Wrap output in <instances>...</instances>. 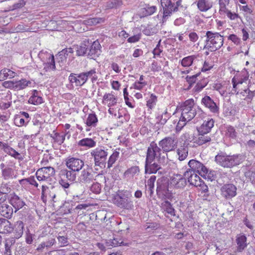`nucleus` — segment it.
<instances>
[{"label":"nucleus","instance_id":"nucleus-1","mask_svg":"<svg viewBox=\"0 0 255 255\" xmlns=\"http://www.w3.org/2000/svg\"><path fill=\"white\" fill-rule=\"evenodd\" d=\"M205 36L206 39L204 48L208 51L215 52L220 49L224 44V36L219 32L207 31Z\"/></svg>","mask_w":255,"mask_h":255},{"label":"nucleus","instance_id":"nucleus-2","mask_svg":"<svg viewBox=\"0 0 255 255\" xmlns=\"http://www.w3.org/2000/svg\"><path fill=\"white\" fill-rule=\"evenodd\" d=\"M242 157L241 155H227L225 153H220L215 156V161L224 167H232L242 162Z\"/></svg>","mask_w":255,"mask_h":255},{"label":"nucleus","instance_id":"nucleus-3","mask_svg":"<svg viewBox=\"0 0 255 255\" xmlns=\"http://www.w3.org/2000/svg\"><path fill=\"white\" fill-rule=\"evenodd\" d=\"M195 103L193 99L186 100L180 105L181 115L186 120L191 121L196 115V111L194 108Z\"/></svg>","mask_w":255,"mask_h":255},{"label":"nucleus","instance_id":"nucleus-4","mask_svg":"<svg viewBox=\"0 0 255 255\" xmlns=\"http://www.w3.org/2000/svg\"><path fill=\"white\" fill-rule=\"evenodd\" d=\"M178 139L177 137L173 134L170 136L165 137L158 142L159 146L163 152L174 151L177 147Z\"/></svg>","mask_w":255,"mask_h":255},{"label":"nucleus","instance_id":"nucleus-5","mask_svg":"<svg viewBox=\"0 0 255 255\" xmlns=\"http://www.w3.org/2000/svg\"><path fill=\"white\" fill-rule=\"evenodd\" d=\"M186 185V179L184 175L174 174L170 176L167 184V191L172 189H180Z\"/></svg>","mask_w":255,"mask_h":255},{"label":"nucleus","instance_id":"nucleus-6","mask_svg":"<svg viewBox=\"0 0 255 255\" xmlns=\"http://www.w3.org/2000/svg\"><path fill=\"white\" fill-rule=\"evenodd\" d=\"M118 98L114 94V93L112 91L110 93H106L102 99V104L108 107V113L115 117L117 116L116 110L113 107L117 105L118 103Z\"/></svg>","mask_w":255,"mask_h":255},{"label":"nucleus","instance_id":"nucleus-7","mask_svg":"<svg viewBox=\"0 0 255 255\" xmlns=\"http://www.w3.org/2000/svg\"><path fill=\"white\" fill-rule=\"evenodd\" d=\"M55 170L51 166H44L38 169L35 173L37 179L39 181L49 182L54 177Z\"/></svg>","mask_w":255,"mask_h":255},{"label":"nucleus","instance_id":"nucleus-8","mask_svg":"<svg viewBox=\"0 0 255 255\" xmlns=\"http://www.w3.org/2000/svg\"><path fill=\"white\" fill-rule=\"evenodd\" d=\"M188 165L190 167L187 170L192 171V172L198 173L203 177L209 178L208 169L200 162L191 159L188 162Z\"/></svg>","mask_w":255,"mask_h":255},{"label":"nucleus","instance_id":"nucleus-9","mask_svg":"<svg viewBox=\"0 0 255 255\" xmlns=\"http://www.w3.org/2000/svg\"><path fill=\"white\" fill-rule=\"evenodd\" d=\"M30 84L29 81L21 79L18 81H6L2 83V86L5 88L10 89L15 91H19L25 89Z\"/></svg>","mask_w":255,"mask_h":255},{"label":"nucleus","instance_id":"nucleus-10","mask_svg":"<svg viewBox=\"0 0 255 255\" xmlns=\"http://www.w3.org/2000/svg\"><path fill=\"white\" fill-rule=\"evenodd\" d=\"M91 155L94 158L95 165L100 166L105 163L108 152L101 147H97L91 151Z\"/></svg>","mask_w":255,"mask_h":255},{"label":"nucleus","instance_id":"nucleus-11","mask_svg":"<svg viewBox=\"0 0 255 255\" xmlns=\"http://www.w3.org/2000/svg\"><path fill=\"white\" fill-rule=\"evenodd\" d=\"M162 149L154 141H152L147 148L146 159L148 161L154 160L160 157Z\"/></svg>","mask_w":255,"mask_h":255},{"label":"nucleus","instance_id":"nucleus-12","mask_svg":"<svg viewBox=\"0 0 255 255\" xmlns=\"http://www.w3.org/2000/svg\"><path fill=\"white\" fill-rule=\"evenodd\" d=\"M66 165L73 171H79L84 166V161L78 158L69 157L66 159Z\"/></svg>","mask_w":255,"mask_h":255},{"label":"nucleus","instance_id":"nucleus-13","mask_svg":"<svg viewBox=\"0 0 255 255\" xmlns=\"http://www.w3.org/2000/svg\"><path fill=\"white\" fill-rule=\"evenodd\" d=\"M115 203L118 207L127 210H131L133 208L132 201L124 194L118 195L115 199Z\"/></svg>","mask_w":255,"mask_h":255},{"label":"nucleus","instance_id":"nucleus-14","mask_svg":"<svg viewBox=\"0 0 255 255\" xmlns=\"http://www.w3.org/2000/svg\"><path fill=\"white\" fill-rule=\"evenodd\" d=\"M237 188L232 183L224 184L221 188V193L226 199H231L237 195Z\"/></svg>","mask_w":255,"mask_h":255},{"label":"nucleus","instance_id":"nucleus-15","mask_svg":"<svg viewBox=\"0 0 255 255\" xmlns=\"http://www.w3.org/2000/svg\"><path fill=\"white\" fill-rule=\"evenodd\" d=\"M0 149L16 159L19 160L23 159V157L20 153L11 147L8 143L0 141Z\"/></svg>","mask_w":255,"mask_h":255},{"label":"nucleus","instance_id":"nucleus-16","mask_svg":"<svg viewBox=\"0 0 255 255\" xmlns=\"http://www.w3.org/2000/svg\"><path fill=\"white\" fill-rule=\"evenodd\" d=\"M161 5L163 7V18L170 16L173 12L177 11V8L174 7V3H172L171 0H160Z\"/></svg>","mask_w":255,"mask_h":255},{"label":"nucleus","instance_id":"nucleus-17","mask_svg":"<svg viewBox=\"0 0 255 255\" xmlns=\"http://www.w3.org/2000/svg\"><path fill=\"white\" fill-rule=\"evenodd\" d=\"M70 82L76 87H81L87 82L86 77L83 72L79 74L71 73L68 77Z\"/></svg>","mask_w":255,"mask_h":255},{"label":"nucleus","instance_id":"nucleus-18","mask_svg":"<svg viewBox=\"0 0 255 255\" xmlns=\"http://www.w3.org/2000/svg\"><path fill=\"white\" fill-rule=\"evenodd\" d=\"M8 200L9 203L14 208L15 212L21 209L25 205V203L22 199L14 193L9 195Z\"/></svg>","mask_w":255,"mask_h":255},{"label":"nucleus","instance_id":"nucleus-19","mask_svg":"<svg viewBox=\"0 0 255 255\" xmlns=\"http://www.w3.org/2000/svg\"><path fill=\"white\" fill-rule=\"evenodd\" d=\"M98 118L95 113L89 114L85 121L86 125V131H89L92 129L95 128L98 124Z\"/></svg>","mask_w":255,"mask_h":255},{"label":"nucleus","instance_id":"nucleus-20","mask_svg":"<svg viewBox=\"0 0 255 255\" xmlns=\"http://www.w3.org/2000/svg\"><path fill=\"white\" fill-rule=\"evenodd\" d=\"M184 176L188 179V181L191 185L198 187L201 185L202 180L196 174V172H192V171L186 170L184 173Z\"/></svg>","mask_w":255,"mask_h":255},{"label":"nucleus","instance_id":"nucleus-21","mask_svg":"<svg viewBox=\"0 0 255 255\" xmlns=\"http://www.w3.org/2000/svg\"><path fill=\"white\" fill-rule=\"evenodd\" d=\"M201 103L206 108L209 109L210 111L214 114L219 113V108L214 101L208 96H206L202 99Z\"/></svg>","mask_w":255,"mask_h":255},{"label":"nucleus","instance_id":"nucleus-22","mask_svg":"<svg viewBox=\"0 0 255 255\" xmlns=\"http://www.w3.org/2000/svg\"><path fill=\"white\" fill-rule=\"evenodd\" d=\"M237 252L241 253L248 246L247 238L245 235L240 234L236 237Z\"/></svg>","mask_w":255,"mask_h":255},{"label":"nucleus","instance_id":"nucleus-23","mask_svg":"<svg viewBox=\"0 0 255 255\" xmlns=\"http://www.w3.org/2000/svg\"><path fill=\"white\" fill-rule=\"evenodd\" d=\"M214 125L213 119H208L203 122V124L198 129L199 133H208L211 130Z\"/></svg>","mask_w":255,"mask_h":255},{"label":"nucleus","instance_id":"nucleus-24","mask_svg":"<svg viewBox=\"0 0 255 255\" xmlns=\"http://www.w3.org/2000/svg\"><path fill=\"white\" fill-rule=\"evenodd\" d=\"M46 58L47 59V61L44 63L43 64V70L44 72H47L55 70L56 69V66L53 54H47Z\"/></svg>","mask_w":255,"mask_h":255},{"label":"nucleus","instance_id":"nucleus-25","mask_svg":"<svg viewBox=\"0 0 255 255\" xmlns=\"http://www.w3.org/2000/svg\"><path fill=\"white\" fill-rule=\"evenodd\" d=\"M13 230L12 224L7 220L0 218V233H10Z\"/></svg>","mask_w":255,"mask_h":255},{"label":"nucleus","instance_id":"nucleus-26","mask_svg":"<svg viewBox=\"0 0 255 255\" xmlns=\"http://www.w3.org/2000/svg\"><path fill=\"white\" fill-rule=\"evenodd\" d=\"M154 160L148 161L145 159V171L146 173H155L160 168L157 163L153 162Z\"/></svg>","mask_w":255,"mask_h":255},{"label":"nucleus","instance_id":"nucleus-27","mask_svg":"<svg viewBox=\"0 0 255 255\" xmlns=\"http://www.w3.org/2000/svg\"><path fill=\"white\" fill-rule=\"evenodd\" d=\"M23 223L21 221H18L15 223L13 230L12 232L14 238L19 239L21 237L23 233Z\"/></svg>","mask_w":255,"mask_h":255},{"label":"nucleus","instance_id":"nucleus-28","mask_svg":"<svg viewBox=\"0 0 255 255\" xmlns=\"http://www.w3.org/2000/svg\"><path fill=\"white\" fill-rule=\"evenodd\" d=\"M55 196V194L51 192L47 186L42 185L41 199L43 202H46L47 198L53 200Z\"/></svg>","mask_w":255,"mask_h":255},{"label":"nucleus","instance_id":"nucleus-29","mask_svg":"<svg viewBox=\"0 0 255 255\" xmlns=\"http://www.w3.org/2000/svg\"><path fill=\"white\" fill-rule=\"evenodd\" d=\"M161 208L163 210V212L165 213L170 215L171 216H174L175 215V211L174 208L172 207V204L170 202L168 201H164L161 203ZM166 215V214H165Z\"/></svg>","mask_w":255,"mask_h":255},{"label":"nucleus","instance_id":"nucleus-30","mask_svg":"<svg viewBox=\"0 0 255 255\" xmlns=\"http://www.w3.org/2000/svg\"><path fill=\"white\" fill-rule=\"evenodd\" d=\"M0 168L1 169L2 176L4 179L12 178L14 174V171L12 168L6 166L3 163L0 164Z\"/></svg>","mask_w":255,"mask_h":255},{"label":"nucleus","instance_id":"nucleus-31","mask_svg":"<svg viewBox=\"0 0 255 255\" xmlns=\"http://www.w3.org/2000/svg\"><path fill=\"white\" fill-rule=\"evenodd\" d=\"M0 214L6 218H10L13 214L12 208L7 204H2L0 206Z\"/></svg>","mask_w":255,"mask_h":255},{"label":"nucleus","instance_id":"nucleus-32","mask_svg":"<svg viewBox=\"0 0 255 255\" xmlns=\"http://www.w3.org/2000/svg\"><path fill=\"white\" fill-rule=\"evenodd\" d=\"M43 98L39 95V92L36 90L32 91V95L29 98L28 103L34 105H38L43 103Z\"/></svg>","mask_w":255,"mask_h":255},{"label":"nucleus","instance_id":"nucleus-33","mask_svg":"<svg viewBox=\"0 0 255 255\" xmlns=\"http://www.w3.org/2000/svg\"><path fill=\"white\" fill-rule=\"evenodd\" d=\"M197 6L201 11L206 12L212 7L213 4L209 0H198Z\"/></svg>","mask_w":255,"mask_h":255},{"label":"nucleus","instance_id":"nucleus-34","mask_svg":"<svg viewBox=\"0 0 255 255\" xmlns=\"http://www.w3.org/2000/svg\"><path fill=\"white\" fill-rule=\"evenodd\" d=\"M156 10V6H150L149 4H146L144 7L141 8L140 12L142 16L145 17L152 15Z\"/></svg>","mask_w":255,"mask_h":255},{"label":"nucleus","instance_id":"nucleus-35","mask_svg":"<svg viewBox=\"0 0 255 255\" xmlns=\"http://www.w3.org/2000/svg\"><path fill=\"white\" fill-rule=\"evenodd\" d=\"M78 145L79 146L91 148L96 146V142L91 138L87 137L80 140L78 142Z\"/></svg>","mask_w":255,"mask_h":255},{"label":"nucleus","instance_id":"nucleus-36","mask_svg":"<svg viewBox=\"0 0 255 255\" xmlns=\"http://www.w3.org/2000/svg\"><path fill=\"white\" fill-rule=\"evenodd\" d=\"M194 142L199 145H202L207 142H210L211 137L207 133H199L198 136L195 138Z\"/></svg>","mask_w":255,"mask_h":255},{"label":"nucleus","instance_id":"nucleus-37","mask_svg":"<svg viewBox=\"0 0 255 255\" xmlns=\"http://www.w3.org/2000/svg\"><path fill=\"white\" fill-rule=\"evenodd\" d=\"M227 5H225L222 7L219 8V12L221 15L226 14L227 17L231 20H235L239 17V15L237 13H233L229 10L227 7Z\"/></svg>","mask_w":255,"mask_h":255},{"label":"nucleus","instance_id":"nucleus-38","mask_svg":"<svg viewBox=\"0 0 255 255\" xmlns=\"http://www.w3.org/2000/svg\"><path fill=\"white\" fill-rule=\"evenodd\" d=\"M16 75V73L7 68H4L0 71V81L4 80L7 78H12Z\"/></svg>","mask_w":255,"mask_h":255},{"label":"nucleus","instance_id":"nucleus-39","mask_svg":"<svg viewBox=\"0 0 255 255\" xmlns=\"http://www.w3.org/2000/svg\"><path fill=\"white\" fill-rule=\"evenodd\" d=\"M225 135L230 139H235L237 136V132L235 128L231 126H227L225 127Z\"/></svg>","mask_w":255,"mask_h":255},{"label":"nucleus","instance_id":"nucleus-40","mask_svg":"<svg viewBox=\"0 0 255 255\" xmlns=\"http://www.w3.org/2000/svg\"><path fill=\"white\" fill-rule=\"evenodd\" d=\"M196 57L197 56L195 55L188 56L180 60L179 63L183 67H189L192 65L193 61Z\"/></svg>","mask_w":255,"mask_h":255},{"label":"nucleus","instance_id":"nucleus-41","mask_svg":"<svg viewBox=\"0 0 255 255\" xmlns=\"http://www.w3.org/2000/svg\"><path fill=\"white\" fill-rule=\"evenodd\" d=\"M157 101V97L153 93L150 94L148 100L146 101V105L149 109H152L156 105Z\"/></svg>","mask_w":255,"mask_h":255},{"label":"nucleus","instance_id":"nucleus-42","mask_svg":"<svg viewBox=\"0 0 255 255\" xmlns=\"http://www.w3.org/2000/svg\"><path fill=\"white\" fill-rule=\"evenodd\" d=\"M54 142L59 144H62L65 139V136L63 134H61L58 132H53V133L50 135Z\"/></svg>","mask_w":255,"mask_h":255},{"label":"nucleus","instance_id":"nucleus-43","mask_svg":"<svg viewBox=\"0 0 255 255\" xmlns=\"http://www.w3.org/2000/svg\"><path fill=\"white\" fill-rule=\"evenodd\" d=\"M29 121L25 122L23 118L21 115H17L15 116L14 119V123L15 125L18 127H21L26 126Z\"/></svg>","mask_w":255,"mask_h":255},{"label":"nucleus","instance_id":"nucleus-44","mask_svg":"<svg viewBox=\"0 0 255 255\" xmlns=\"http://www.w3.org/2000/svg\"><path fill=\"white\" fill-rule=\"evenodd\" d=\"M120 153L119 151L115 150L112 155L109 157V160L108 161V168H111L113 165L115 163V162L118 159Z\"/></svg>","mask_w":255,"mask_h":255},{"label":"nucleus","instance_id":"nucleus-45","mask_svg":"<svg viewBox=\"0 0 255 255\" xmlns=\"http://www.w3.org/2000/svg\"><path fill=\"white\" fill-rule=\"evenodd\" d=\"M83 73L85 74L87 81L88 80V78H91V80L93 82L97 81L98 79V76L96 75V70L95 68Z\"/></svg>","mask_w":255,"mask_h":255},{"label":"nucleus","instance_id":"nucleus-46","mask_svg":"<svg viewBox=\"0 0 255 255\" xmlns=\"http://www.w3.org/2000/svg\"><path fill=\"white\" fill-rule=\"evenodd\" d=\"M179 159L181 161L184 160L188 155V149L186 147L181 146L177 150Z\"/></svg>","mask_w":255,"mask_h":255},{"label":"nucleus","instance_id":"nucleus-47","mask_svg":"<svg viewBox=\"0 0 255 255\" xmlns=\"http://www.w3.org/2000/svg\"><path fill=\"white\" fill-rule=\"evenodd\" d=\"M139 172V168L137 166H132L127 169L125 172V175H131L132 176L138 174Z\"/></svg>","mask_w":255,"mask_h":255},{"label":"nucleus","instance_id":"nucleus-48","mask_svg":"<svg viewBox=\"0 0 255 255\" xmlns=\"http://www.w3.org/2000/svg\"><path fill=\"white\" fill-rule=\"evenodd\" d=\"M244 82V80H239L238 79V78L236 77H234L232 79V83H233V89L235 91V92H236L237 94H238L239 93V91H237L238 89H239V86L240 85H242L243 82Z\"/></svg>","mask_w":255,"mask_h":255},{"label":"nucleus","instance_id":"nucleus-49","mask_svg":"<svg viewBox=\"0 0 255 255\" xmlns=\"http://www.w3.org/2000/svg\"><path fill=\"white\" fill-rule=\"evenodd\" d=\"M103 21L104 20L103 18L96 17L90 18L85 21V23L89 25H96Z\"/></svg>","mask_w":255,"mask_h":255},{"label":"nucleus","instance_id":"nucleus-50","mask_svg":"<svg viewBox=\"0 0 255 255\" xmlns=\"http://www.w3.org/2000/svg\"><path fill=\"white\" fill-rule=\"evenodd\" d=\"M88 49V47L85 44H82L77 47L76 50L77 55L78 56H83L85 55Z\"/></svg>","mask_w":255,"mask_h":255},{"label":"nucleus","instance_id":"nucleus-51","mask_svg":"<svg viewBox=\"0 0 255 255\" xmlns=\"http://www.w3.org/2000/svg\"><path fill=\"white\" fill-rule=\"evenodd\" d=\"M102 189L101 184L98 182L94 183L90 187V190L94 194H99Z\"/></svg>","mask_w":255,"mask_h":255},{"label":"nucleus","instance_id":"nucleus-52","mask_svg":"<svg viewBox=\"0 0 255 255\" xmlns=\"http://www.w3.org/2000/svg\"><path fill=\"white\" fill-rule=\"evenodd\" d=\"M147 84V82L135 81L132 84V87L135 90L141 91Z\"/></svg>","mask_w":255,"mask_h":255},{"label":"nucleus","instance_id":"nucleus-53","mask_svg":"<svg viewBox=\"0 0 255 255\" xmlns=\"http://www.w3.org/2000/svg\"><path fill=\"white\" fill-rule=\"evenodd\" d=\"M213 87L214 89L218 91L222 96L224 95L227 93L226 87H224L221 83L215 84Z\"/></svg>","mask_w":255,"mask_h":255},{"label":"nucleus","instance_id":"nucleus-54","mask_svg":"<svg viewBox=\"0 0 255 255\" xmlns=\"http://www.w3.org/2000/svg\"><path fill=\"white\" fill-rule=\"evenodd\" d=\"M197 74L192 75L191 76H187L185 78L186 82L189 84L188 89L191 88L192 85L195 83L197 81Z\"/></svg>","mask_w":255,"mask_h":255},{"label":"nucleus","instance_id":"nucleus-55","mask_svg":"<svg viewBox=\"0 0 255 255\" xmlns=\"http://www.w3.org/2000/svg\"><path fill=\"white\" fill-rule=\"evenodd\" d=\"M161 40H159L155 48L153 49L152 53L153 54V58L156 57H160L161 53L162 52V49L160 45Z\"/></svg>","mask_w":255,"mask_h":255},{"label":"nucleus","instance_id":"nucleus-56","mask_svg":"<svg viewBox=\"0 0 255 255\" xmlns=\"http://www.w3.org/2000/svg\"><path fill=\"white\" fill-rule=\"evenodd\" d=\"M189 120H186L183 118V116H181L180 119L176 125V130L180 131L186 125V123L189 122Z\"/></svg>","mask_w":255,"mask_h":255},{"label":"nucleus","instance_id":"nucleus-57","mask_svg":"<svg viewBox=\"0 0 255 255\" xmlns=\"http://www.w3.org/2000/svg\"><path fill=\"white\" fill-rule=\"evenodd\" d=\"M55 240L54 239H51L47 243H42L40 244L37 248V250L40 251L43 249L45 247H50L54 244Z\"/></svg>","mask_w":255,"mask_h":255},{"label":"nucleus","instance_id":"nucleus-58","mask_svg":"<svg viewBox=\"0 0 255 255\" xmlns=\"http://www.w3.org/2000/svg\"><path fill=\"white\" fill-rule=\"evenodd\" d=\"M112 246L113 247H117L120 246H127L128 244L124 243V242L121 240L117 238H114L111 241Z\"/></svg>","mask_w":255,"mask_h":255},{"label":"nucleus","instance_id":"nucleus-59","mask_svg":"<svg viewBox=\"0 0 255 255\" xmlns=\"http://www.w3.org/2000/svg\"><path fill=\"white\" fill-rule=\"evenodd\" d=\"M14 241L13 240H6L5 242V252L4 253H11L10 248L11 245L14 243Z\"/></svg>","mask_w":255,"mask_h":255},{"label":"nucleus","instance_id":"nucleus-60","mask_svg":"<svg viewBox=\"0 0 255 255\" xmlns=\"http://www.w3.org/2000/svg\"><path fill=\"white\" fill-rule=\"evenodd\" d=\"M141 38V34L139 33L137 34L134 35L132 36L129 37L127 41L128 43H135L138 42Z\"/></svg>","mask_w":255,"mask_h":255},{"label":"nucleus","instance_id":"nucleus-61","mask_svg":"<svg viewBox=\"0 0 255 255\" xmlns=\"http://www.w3.org/2000/svg\"><path fill=\"white\" fill-rule=\"evenodd\" d=\"M57 239L61 247L66 246L68 244V238L65 236H58Z\"/></svg>","mask_w":255,"mask_h":255},{"label":"nucleus","instance_id":"nucleus-62","mask_svg":"<svg viewBox=\"0 0 255 255\" xmlns=\"http://www.w3.org/2000/svg\"><path fill=\"white\" fill-rule=\"evenodd\" d=\"M112 88L116 91H119L121 86V84L118 81H111Z\"/></svg>","mask_w":255,"mask_h":255},{"label":"nucleus","instance_id":"nucleus-63","mask_svg":"<svg viewBox=\"0 0 255 255\" xmlns=\"http://www.w3.org/2000/svg\"><path fill=\"white\" fill-rule=\"evenodd\" d=\"M189 38L190 41L194 43L198 40L199 36L195 32H191L189 34Z\"/></svg>","mask_w":255,"mask_h":255},{"label":"nucleus","instance_id":"nucleus-64","mask_svg":"<svg viewBox=\"0 0 255 255\" xmlns=\"http://www.w3.org/2000/svg\"><path fill=\"white\" fill-rule=\"evenodd\" d=\"M228 39L237 45L240 43V39L235 34H230L228 37Z\"/></svg>","mask_w":255,"mask_h":255}]
</instances>
